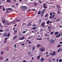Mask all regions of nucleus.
Instances as JSON below:
<instances>
[{
	"label": "nucleus",
	"mask_w": 62,
	"mask_h": 62,
	"mask_svg": "<svg viewBox=\"0 0 62 62\" xmlns=\"http://www.w3.org/2000/svg\"><path fill=\"white\" fill-rule=\"evenodd\" d=\"M21 8L22 10H25L27 8V7L26 6H22L21 7Z\"/></svg>",
	"instance_id": "obj_1"
},
{
	"label": "nucleus",
	"mask_w": 62,
	"mask_h": 62,
	"mask_svg": "<svg viewBox=\"0 0 62 62\" xmlns=\"http://www.w3.org/2000/svg\"><path fill=\"white\" fill-rule=\"evenodd\" d=\"M52 15H53V14L52 13V12H50V16L49 17L50 19H53V18H54V17L55 16V15H53L52 16Z\"/></svg>",
	"instance_id": "obj_2"
},
{
	"label": "nucleus",
	"mask_w": 62,
	"mask_h": 62,
	"mask_svg": "<svg viewBox=\"0 0 62 62\" xmlns=\"http://www.w3.org/2000/svg\"><path fill=\"white\" fill-rule=\"evenodd\" d=\"M51 55L52 56H54V55H56V54L55 53V52L54 51L53 52V53L51 54Z\"/></svg>",
	"instance_id": "obj_3"
},
{
	"label": "nucleus",
	"mask_w": 62,
	"mask_h": 62,
	"mask_svg": "<svg viewBox=\"0 0 62 62\" xmlns=\"http://www.w3.org/2000/svg\"><path fill=\"white\" fill-rule=\"evenodd\" d=\"M54 42V40L53 39H51L50 41V42L51 43H53Z\"/></svg>",
	"instance_id": "obj_4"
},
{
	"label": "nucleus",
	"mask_w": 62,
	"mask_h": 62,
	"mask_svg": "<svg viewBox=\"0 0 62 62\" xmlns=\"http://www.w3.org/2000/svg\"><path fill=\"white\" fill-rule=\"evenodd\" d=\"M38 5V3L37 2H35L34 4V5L35 7H36L37 6V5Z\"/></svg>",
	"instance_id": "obj_5"
},
{
	"label": "nucleus",
	"mask_w": 62,
	"mask_h": 62,
	"mask_svg": "<svg viewBox=\"0 0 62 62\" xmlns=\"http://www.w3.org/2000/svg\"><path fill=\"white\" fill-rule=\"evenodd\" d=\"M46 5V3H45V4H44L43 5V6L44 7V8H46L47 7Z\"/></svg>",
	"instance_id": "obj_6"
},
{
	"label": "nucleus",
	"mask_w": 62,
	"mask_h": 62,
	"mask_svg": "<svg viewBox=\"0 0 62 62\" xmlns=\"http://www.w3.org/2000/svg\"><path fill=\"white\" fill-rule=\"evenodd\" d=\"M25 38V37L24 36H23L22 38H19V40H23V39H24Z\"/></svg>",
	"instance_id": "obj_7"
},
{
	"label": "nucleus",
	"mask_w": 62,
	"mask_h": 62,
	"mask_svg": "<svg viewBox=\"0 0 62 62\" xmlns=\"http://www.w3.org/2000/svg\"><path fill=\"white\" fill-rule=\"evenodd\" d=\"M5 24L6 25H10V23L8 22H6L5 23Z\"/></svg>",
	"instance_id": "obj_8"
},
{
	"label": "nucleus",
	"mask_w": 62,
	"mask_h": 62,
	"mask_svg": "<svg viewBox=\"0 0 62 62\" xmlns=\"http://www.w3.org/2000/svg\"><path fill=\"white\" fill-rule=\"evenodd\" d=\"M45 25V23L44 22H43V23H42L41 24V26H44V25Z\"/></svg>",
	"instance_id": "obj_9"
},
{
	"label": "nucleus",
	"mask_w": 62,
	"mask_h": 62,
	"mask_svg": "<svg viewBox=\"0 0 62 62\" xmlns=\"http://www.w3.org/2000/svg\"><path fill=\"white\" fill-rule=\"evenodd\" d=\"M7 35H8V34L7 33H5L3 34V36H4V37H7Z\"/></svg>",
	"instance_id": "obj_10"
},
{
	"label": "nucleus",
	"mask_w": 62,
	"mask_h": 62,
	"mask_svg": "<svg viewBox=\"0 0 62 62\" xmlns=\"http://www.w3.org/2000/svg\"><path fill=\"white\" fill-rule=\"evenodd\" d=\"M61 33V32H60V34H59L58 35L56 36V37H57V38H58V37H59L60 36Z\"/></svg>",
	"instance_id": "obj_11"
},
{
	"label": "nucleus",
	"mask_w": 62,
	"mask_h": 62,
	"mask_svg": "<svg viewBox=\"0 0 62 62\" xmlns=\"http://www.w3.org/2000/svg\"><path fill=\"white\" fill-rule=\"evenodd\" d=\"M59 34V32H56L54 33V34L55 35H58Z\"/></svg>",
	"instance_id": "obj_12"
},
{
	"label": "nucleus",
	"mask_w": 62,
	"mask_h": 62,
	"mask_svg": "<svg viewBox=\"0 0 62 62\" xmlns=\"http://www.w3.org/2000/svg\"><path fill=\"white\" fill-rule=\"evenodd\" d=\"M17 32V30H15L14 32V34H16Z\"/></svg>",
	"instance_id": "obj_13"
},
{
	"label": "nucleus",
	"mask_w": 62,
	"mask_h": 62,
	"mask_svg": "<svg viewBox=\"0 0 62 62\" xmlns=\"http://www.w3.org/2000/svg\"><path fill=\"white\" fill-rule=\"evenodd\" d=\"M16 22H20V21H21L20 20H19L18 19H16Z\"/></svg>",
	"instance_id": "obj_14"
},
{
	"label": "nucleus",
	"mask_w": 62,
	"mask_h": 62,
	"mask_svg": "<svg viewBox=\"0 0 62 62\" xmlns=\"http://www.w3.org/2000/svg\"><path fill=\"white\" fill-rule=\"evenodd\" d=\"M41 60H40V61H41V62H43V61L44 60V59L43 58H41Z\"/></svg>",
	"instance_id": "obj_15"
},
{
	"label": "nucleus",
	"mask_w": 62,
	"mask_h": 62,
	"mask_svg": "<svg viewBox=\"0 0 62 62\" xmlns=\"http://www.w3.org/2000/svg\"><path fill=\"white\" fill-rule=\"evenodd\" d=\"M18 37V36L17 35H16L13 38V39H16L17 38V37Z\"/></svg>",
	"instance_id": "obj_16"
},
{
	"label": "nucleus",
	"mask_w": 62,
	"mask_h": 62,
	"mask_svg": "<svg viewBox=\"0 0 62 62\" xmlns=\"http://www.w3.org/2000/svg\"><path fill=\"white\" fill-rule=\"evenodd\" d=\"M40 56H41L40 55H39L37 58V59H39L40 58Z\"/></svg>",
	"instance_id": "obj_17"
},
{
	"label": "nucleus",
	"mask_w": 62,
	"mask_h": 62,
	"mask_svg": "<svg viewBox=\"0 0 62 62\" xmlns=\"http://www.w3.org/2000/svg\"><path fill=\"white\" fill-rule=\"evenodd\" d=\"M40 51H41V52H43L44 51V49H40Z\"/></svg>",
	"instance_id": "obj_18"
},
{
	"label": "nucleus",
	"mask_w": 62,
	"mask_h": 62,
	"mask_svg": "<svg viewBox=\"0 0 62 62\" xmlns=\"http://www.w3.org/2000/svg\"><path fill=\"white\" fill-rule=\"evenodd\" d=\"M11 23H12V24H13V23H15V22L14 21H13L11 22Z\"/></svg>",
	"instance_id": "obj_19"
},
{
	"label": "nucleus",
	"mask_w": 62,
	"mask_h": 62,
	"mask_svg": "<svg viewBox=\"0 0 62 62\" xmlns=\"http://www.w3.org/2000/svg\"><path fill=\"white\" fill-rule=\"evenodd\" d=\"M50 20H48L46 22L47 24H49V23H50Z\"/></svg>",
	"instance_id": "obj_20"
},
{
	"label": "nucleus",
	"mask_w": 62,
	"mask_h": 62,
	"mask_svg": "<svg viewBox=\"0 0 62 62\" xmlns=\"http://www.w3.org/2000/svg\"><path fill=\"white\" fill-rule=\"evenodd\" d=\"M37 39V40H41L42 39V38L37 39Z\"/></svg>",
	"instance_id": "obj_21"
},
{
	"label": "nucleus",
	"mask_w": 62,
	"mask_h": 62,
	"mask_svg": "<svg viewBox=\"0 0 62 62\" xmlns=\"http://www.w3.org/2000/svg\"><path fill=\"white\" fill-rule=\"evenodd\" d=\"M40 45L38 44L37 45V47H40Z\"/></svg>",
	"instance_id": "obj_22"
},
{
	"label": "nucleus",
	"mask_w": 62,
	"mask_h": 62,
	"mask_svg": "<svg viewBox=\"0 0 62 62\" xmlns=\"http://www.w3.org/2000/svg\"><path fill=\"white\" fill-rule=\"evenodd\" d=\"M48 14H46L45 16V17H46V18L47 17H48Z\"/></svg>",
	"instance_id": "obj_23"
},
{
	"label": "nucleus",
	"mask_w": 62,
	"mask_h": 62,
	"mask_svg": "<svg viewBox=\"0 0 62 62\" xmlns=\"http://www.w3.org/2000/svg\"><path fill=\"white\" fill-rule=\"evenodd\" d=\"M35 46H34L33 47V49H32V51H34V50H35Z\"/></svg>",
	"instance_id": "obj_24"
},
{
	"label": "nucleus",
	"mask_w": 62,
	"mask_h": 62,
	"mask_svg": "<svg viewBox=\"0 0 62 62\" xmlns=\"http://www.w3.org/2000/svg\"><path fill=\"white\" fill-rule=\"evenodd\" d=\"M40 14V11H39L38 13V14Z\"/></svg>",
	"instance_id": "obj_25"
},
{
	"label": "nucleus",
	"mask_w": 62,
	"mask_h": 62,
	"mask_svg": "<svg viewBox=\"0 0 62 62\" xmlns=\"http://www.w3.org/2000/svg\"><path fill=\"white\" fill-rule=\"evenodd\" d=\"M36 29H37V28L36 27H34L33 28H32V29H34V30Z\"/></svg>",
	"instance_id": "obj_26"
},
{
	"label": "nucleus",
	"mask_w": 62,
	"mask_h": 62,
	"mask_svg": "<svg viewBox=\"0 0 62 62\" xmlns=\"http://www.w3.org/2000/svg\"><path fill=\"white\" fill-rule=\"evenodd\" d=\"M11 1V0H7L6 1V2H7V3H8L9 2H10Z\"/></svg>",
	"instance_id": "obj_27"
},
{
	"label": "nucleus",
	"mask_w": 62,
	"mask_h": 62,
	"mask_svg": "<svg viewBox=\"0 0 62 62\" xmlns=\"http://www.w3.org/2000/svg\"><path fill=\"white\" fill-rule=\"evenodd\" d=\"M48 29H51V27L50 26H48Z\"/></svg>",
	"instance_id": "obj_28"
},
{
	"label": "nucleus",
	"mask_w": 62,
	"mask_h": 62,
	"mask_svg": "<svg viewBox=\"0 0 62 62\" xmlns=\"http://www.w3.org/2000/svg\"><path fill=\"white\" fill-rule=\"evenodd\" d=\"M61 46V45H59L57 46V47H60Z\"/></svg>",
	"instance_id": "obj_29"
},
{
	"label": "nucleus",
	"mask_w": 62,
	"mask_h": 62,
	"mask_svg": "<svg viewBox=\"0 0 62 62\" xmlns=\"http://www.w3.org/2000/svg\"><path fill=\"white\" fill-rule=\"evenodd\" d=\"M2 22L3 23H5V20H3L2 21Z\"/></svg>",
	"instance_id": "obj_30"
},
{
	"label": "nucleus",
	"mask_w": 62,
	"mask_h": 62,
	"mask_svg": "<svg viewBox=\"0 0 62 62\" xmlns=\"http://www.w3.org/2000/svg\"><path fill=\"white\" fill-rule=\"evenodd\" d=\"M4 53V51H2L0 53V54H3V53Z\"/></svg>",
	"instance_id": "obj_31"
},
{
	"label": "nucleus",
	"mask_w": 62,
	"mask_h": 62,
	"mask_svg": "<svg viewBox=\"0 0 62 62\" xmlns=\"http://www.w3.org/2000/svg\"><path fill=\"white\" fill-rule=\"evenodd\" d=\"M61 50V48H59L58 50V53H59V51H60V50Z\"/></svg>",
	"instance_id": "obj_32"
},
{
	"label": "nucleus",
	"mask_w": 62,
	"mask_h": 62,
	"mask_svg": "<svg viewBox=\"0 0 62 62\" xmlns=\"http://www.w3.org/2000/svg\"><path fill=\"white\" fill-rule=\"evenodd\" d=\"M10 36V34H9V33H8V35H7L6 37H8V36Z\"/></svg>",
	"instance_id": "obj_33"
},
{
	"label": "nucleus",
	"mask_w": 62,
	"mask_h": 62,
	"mask_svg": "<svg viewBox=\"0 0 62 62\" xmlns=\"http://www.w3.org/2000/svg\"><path fill=\"white\" fill-rule=\"evenodd\" d=\"M54 34V31H52L50 33L51 35H53Z\"/></svg>",
	"instance_id": "obj_34"
},
{
	"label": "nucleus",
	"mask_w": 62,
	"mask_h": 62,
	"mask_svg": "<svg viewBox=\"0 0 62 62\" xmlns=\"http://www.w3.org/2000/svg\"><path fill=\"white\" fill-rule=\"evenodd\" d=\"M3 10L4 11H5L6 10L5 9V7H3Z\"/></svg>",
	"instance_id": "obj_35"
},
{
	"label": "nucleus",
	"mask_w": 62,
	"mask_h": 62,
	"mask_svg": "<svg viewBox=\"0 0 62 62\" xmlns=\"http://www.w3.org/2000/svg\"><path fill=\"white\" fill-rule=\"evenodd\" d=\"M31 10L32 11H35V9H32Z\"/></svg>",
	"instance_id": "obj_36"
},
{
	"label": "nucleus",
	"mask_w": 62,
	"mask_h": 62,
	"mask_svg": "<svg viewBox=\"0 0 62 62\" xmlns=\"http://www.w3.org/2000/svg\"><path fill=\"white\" fill-rule=\"evenodd\" d=\"M14 48H16V44H15L14 45Z\"/></svg>",
	"instance_id": "obj_37"
},
{
	"label": "nucleus",
	"mask_w": 62,
	"mask_h": 62,
	"mask_svg": "<svg viewBox=\"0 0 62 62\" xmlns=\"http://www.w3.org/2000/svg\"><path fill=\"white\" fill-rule=\"evenodd\" d=\"M26 32V31H24L23 32V34H24V33H25V32Z\"/></svg>",
	"instance_id": "obj_38"
},
{
	"label": "nucleus",
	"mask_w": 62,
	"mask_h": 62,
	"mask_svg": "<svg viewBox=\"0 0 62 62\" xmlns=\"http://www.w3.org/2000/svg\"><path fill=\"white\" fill-rule=\"evenodd\" d=\"M25 45V44H21V45L22 46H24V45Z\"/></svg>",
	"instance_id": "obj_39"
},
{
	"label": "nucleus",
	"mask_w": 62,
	"mask_h": 62,
	"mask_svg": "<svg viewBox=\"0 0 62 62\" xmlns=\"http://www.w3.org/2000/svg\"><path fill=\"white\" fill-rule=\"evenodd\" d=\"M7 40H5V41H4V43H6V42H7Z\"/></svg>",
	"instance_id": "obj_40"
},
{
	"label": "nucleus",
	"mask_w": 62,
	"mask_h": 62,
	"mask_svg": "<svg viewBox=\"0 0 62 62\" xmlns=\"http://www.w3.org/2000/svg\"><path fill=\"white\" fill-rule=\"evenodd\" d=\"M59 62H62V60L61 59H60L59 60Z\"/></svg>",
	"instance_id": "obj_41"
},
{
	"label": "nucleus",
	"mask_w": 62,
	"mask_h": 62,
	"mask_svg": "<svg viewBox=\"0 0 62 62\" xmlns=\"http://www.w3.org/2000/svg\"><path fill=\"white\" fill-rule=\"evenodd\" d=\"M30 22H29V23L28 24V25H30Z\"/></svg>",
	"instance_id": "obj_42"
},
{
	"label": "nucleus",
	"mask_w": 62,
	"mask_h": 62,
	"mask_svg": "<svg viewBox=\"0 0 62 62\" xmlns=\"http://www.w3.org/2000/svg\"><path fill=\"white\" fill-rule=\"evenodd\" d=\"M25 23H23L22 24V26H23V25H24V24H25Z\"/></svg>",
	"instance_id": "obj_43"
},
{
	"label": "nucleus",
	"mask_w": 62,
	"mask_h": 62,
	"mask_svg": "<svg viewBox=\"0 0 62 62\" xmlns=\"http://www.w3.org/2000/svg\"><path fill=\"white\" fill-rule=\"evenodd\" d=\"M44 11H43L41 13V14H43V13H44Z\"/></svg>",
	"instance_id": "obj_44"
},
{
	"label": "nucleus",
	"mask_w": 62,
	"mask_h": 62,
	"mask_svg": "<svg viewBox=\"0 0 62 62\" xmlns=\"http://www.w3.org/2000/svg\"><path fill=\"white\" fill-rule=\"evenodd\" d=\"M8 58H7L6 60V61H8Z\"/></svg>",
	"instance_id": "obj_45"
},
{
	"label": "nucleus",
	"mask_w": 62,
	"mask_h": 62,
	"mask_svg": "<svg viewBox=\"0 0 62 62\" xmlns=\"http://www.w3.org/2000/svg\"><path fill=\"white\" fill-rule=\"evenodd\" d=\"M47 4H52V2L51 3H48V2H47Z\"/></svg>",
	"instance_id": "obj_46"
},
{
	"label": "nucleus",
	"mask_w": 62,
	"mask_h": 62,
	"mask_svg": "<svg viewBox=\"0 0 62 62\" xmlns=\"http://www.w3.org/2000/svg\"><path fill=\"white\" fill-rule=\"evenodd\" d=\"M29 44H30V43H31V42L30 41H29Z\"/></svg>",
	"instance_id": "obj_47"
},
{
	"label": "nucleus",
	"mask_w": 62,
	"mask_h": 62,
	"mask_svg": "<svg viewBox=\"0 0 62 62\" xmlns=\"http://www.w3.org/2000/svg\"><path fill=\"white\" fill-rule=\"evenodd\" d=\"M57 13H58V14H60V12H59V11H58Z\"/></svg>",
	"instance_id": "obj_48"
},
{
	"label": "nucleus",
	"mask_w": 62,
	"mask_h": 62,
	"mask_svg": "<svg viewBox=\"0 0 62 62\" xmlns=\"http://www.w3.org/2000/svg\"><path fill=\"white\" fill-rule=\"evenodd\" d=\"M0 32H3V31H2L1 30H0Z\"/></svg>",
	"instance_id": "obj_49"
},
{
	"label": "nucleus",
	"mask_w": 62,
	"mask_h": 62,
	"mask_svg": "<svg viewBox=\"0 0 62 62\" xmlns=\"http://www.w3.org/2000/svg\"><path fill=\"white\" fill-rule=\"evenodd\" d=\"M8 37H7V38H5V40H7V39H8Z\"/></svg>",
	"instance_id": "obj_50"
},
{
	"label": "nucleus",
	"mask_w": 62,
	"mask_h": 62,
	"mask_svg": "<svg viewBox=\"0 0 62 62\" xmlns=\"http://www.w3.org/2000/svg\"><path fill=\"white\" fill-rule=\"evenodd\" d=\"M59 6H60L59 5H58L57 6V7L58 8V7H59Z\"/></svg>",
	"instance_id": "obj_51"
},
{
	"label": "nucleus",
	"mask_w": 62,
	"mask_h": 62,
	"mask_svg": "<svg viewBox=\"0 0 62 62\" xmlns=\"http://www.w3.org/2000/svg\"><path fill=\"white\" fill-rule=\"evenodd\" d=\"M23 62H27L26 61H25V60H24L23 61Z\"/></svg>",
	"instance_id": "obj_52"
},
{
	"label": "nucleus",
	"mask_w": 62,
	"mask_h": 62,
	"mask_svg": "<svg viewBox=\"0 0 62 62\" xmlns=\"http://www.w3.org/2000/svg\"><path fill=\"white\" fill-rule=\"evenodd\" d=\"M8 9L9 10H11V8H8Z\"/></svg>",
	"instance_id": "obj_53"
},
{
	"label": "nucleus",
	"mask_w": 62,
	"mask_h": 62,
	"mask_svg": "<svg viewBox=\"0 0 62 62\" xmlns=\"http://www.w3.org/2000/svg\"><path fill=\"white\" fill-rule=\"evenodd\" d=\"M16 1V0H14V1H13L14 3H15V1Z\"/></svg>",
	"instance_id": "obj_54"
},
{
	"label": "nucleus",
	"mask_w": 62,
	"mask_h": 62,
	"mask_svg": "<svg viewBox=\"0 0 62 62\" xmlns=\"http://www.w3.org/2000/svg\"><path fill=\"white\" fill-rule=\"evenodd\" d=\"M60 44H62V42H60Z\"/></svg>",
	"instance_id": "obj_55"
},
{
	"label": "nucleus",
	"mask_w": 62,
	"mask_h": 62,
	"mask_svg": "<svg viewBox=\"0 0 62 62\" xmlns=\"http://www.w3.org/2000/svg\"><path fill=\"white\" fill-rule=\"evenodd\" d=\"M30 9H28V11H29V12H30Z\"/></svg>",
	"instance_id": "obj_56"
},
{
	"label": "nucleus",
	"mask_w": 62,
	"mask_h": 62,
	"mask_svg": "<svg viewBox=\"0 0 62 62\" xmlns=\"http://www.w3.org/2000/svg\"><path fill=\"white\" fill-rule=\"evenodd\" d=\"M58 20H59V19H57V20H56V22H57V21H58Z\"/></svg>",
	"instance_id": "obj_57"
},
{
	"label": "nucleus",
	"mask_w": 62,
	"mask_h": 62,
	"mask_svg": "<svg viewBox=\"0 0 62 62\" xmlns=\"http://www.w3.org/2000/svg\"><path fill=\"white\" fill-rule=\"evenodd\" d=\"M58 60H59L58 59H57V62H58Z\"/></svg>",
	"instance_id": "obj_58"
},
{
	"label": "nucleus",
	"mask_w": 62,
	"mask_h": 62,
	"mask_svg": "<svg viewBox=\"0 0 62 62\" xmlns=\"http://www.w3.org/2000/svg\"><path fill=\"white\" fill-rule=\"evenodd\" d=\"M16 26H17V24H16L14 25L15 27H16Z\"/></svg>",
	"instance_id": "obj_59"
},
{
	"label": "nucleus",
	"mask_w": 62,
	"mask_h": 62,
	"mask_svg": "<svg viewBox=\"0 0 62 62\" xmlns=\"http://www.w3.org/2000/svg\"><path fill=\"white\" fill-rule=\"evenodd\" d=\"M39 2L40 3V4H41V3H42V2H41V1H39Z\"/></svg>",
	"instance_id": "obj_60"
},
{
	"label": "nucleus",
	"mask_w": 62,
	"mask_h": 62,
	"mask_svg": "<svg viewBox=\"0 0 62 62\" xmlns=\"http://www.w3.org/2000/svg\"><path fill=\"white\" fill-rule=\"evenodd\" d=\"M55 60V59H53V61H54Z\"/></svg>",
	"instance_id": "obj_61"
},
{
	"label": "nucleus",
	"mask_w": 62,
	"mask_h": 62,
	"mask_svg": "<svg viewBox=\"0 0 62 62\" xmlns=\"http://www.w3.org/2000/svg\"><path fill=\"white\" fill-rule=\"evenodd\" d=\"M43 16V14H42L41 16V17H42Z\"/></svg>",
	"instance_id": "obj_62"
},
{
	"label": "nucleus",
	"mask_w": 62,
	"mask_h": 62,
	"mask_svg": "<svg viewBox=\"0 0 62 62\" xmlns=\"http://www.w3.org/2000/svg\"><path fill=\"white\" fill-rule=\"evenodd\" d=\"M16 6H18V3H17L16 4Z\"/></svg>",
	"instance_id": "obj_63"
},
{
	"label": "nucleus",
	"mask_w": 62,
	"mask_h": 62,
	"mask_svg": "<svg viewBox=\"0 0 62 62\" xmlns=\"http://www.w3.org/2000/svg\"><path fill=\"white\" fill-rule=\"evenodd\" d=\"M49 56V55H46V57H48V56Z\"/></svg>",
	"instance_id": "obj_64"
}]
</instances>
